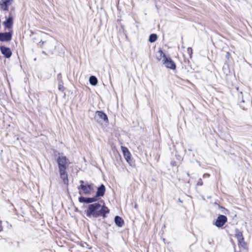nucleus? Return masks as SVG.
<instances>
[{"label": "nucleus", "instance_id": "obj_1", "mask_svg": "<svg viewBox=\"0 0 252 252\" xmlns=\"http://www.w3.org/2000/svg\"><path fill=\"white\" fill-rule=\"evenodd\" d=\"M109 213V209L105 206H101L99 203L90 204L86 211V215L88 217L98 218L99 216L105 217L106 214Z\"/></svg>", "mask_w": 252, "mask_h": 252}, {"label": "nucleus", "instance_id": "obj_2", "mask_svg": "<svg viewBox=\"0 0 252 252\" xmlns=\"http://www.w3.org/2000/svg\"><path fill=\"white\" fill-rule=\"evenodd\" d=\"M61 178L63 179L64 184L68 183V177L66 169L68 166L66 157L60 156L57 160Z\"/></svg>", "mask_w": 252, "mask_h": 252}, {"label": "nucleus", "instance_id": "obj_3", "mask_svg": "<svg viewBox=\"0 0 252 252\" xmlns=\"http://www.w3.org/2000/svg\"><path fill=\"white\" fill-rule=\"evenodd\" d=\"M78 189H79V193L80 194L83 193L86 195H89L91 194L94 190L93 184H87L86 185H80L78 187Z\"/></svg>", "mask_w": 252, "mask_h": 252}, {"label": "nucleus", "instance_id": "obj_4", "mask_svg": "<svg viewBox=\"0 0 252 252\" xmlns=\"http://www.w3.org/2000/svg\"><path fill=\"white\" fill-rule=\"evenodd\" d=\"M227 217L223 215H219L214 224L218 227H221L227 222Z\"/></svg>", "mask_w": 252, "mask_h": 252}, {"label": "nucleus", "instance_id": "obj_5", "mask_svg": "<svg viewBox=\"0 0 252 252\" xmlns=\"http://www.w3.org/2000/svg\"><path fill=\"white\" fill-rule=\"evenodd\" d=\"M162 63L163 64L168 68L171 69H175L176 68V64L175 63L170 57H166L165 59H163Z\"/></svg>", "mask_w": 252, "mask_h": 252}, {"label": "nucleus", "instance_id": "obj_6", "mask_svg": "<svg viewBox=\"0 0 252 252\" xmlns=\"http://www.w3.org/2000/svg\"><path fill=\"white\" fill-rule=\"evenodd\" d=\"M12 38V33L10 32H0V41H9Z\"/></svg>", "mask_w": 252, "mask_h": 252}, {"label": "nucleus", "instance_id": "obj_7", "mask_svg": "<svg viewBox=\"0 0 252 252\" xmlns=\"http://www.w3.org/2000/svg\"><path fill=\"white\" fill-rule=\"evenodd\" d=\"M97 200L96 197L94 196L93 197H85L81 196L79 198V201L80 202H84L86 203H91L94 202Z\"/></svg>", "mask_w": 252, "mask_h": 252}, {"label": "nucleus", "instance_id": "obj_8", "mask_svg": "<svg viewBox=\"0 0 252 252\" xmlns=\"http://www.w3.org/2000/svg\"><path fill=\"white\" fill-rule=\"evenodd\" d=\"M42 43L43 45V48L45 49L48 50L51 53H52V50L54 47V45L52 41H42Z\"/></svg>", "mask_w": 252, "mask_h": 252}, {"label": "nucleus", "instance_id": "obj_9", "mask_svg": "<svg viewBox=\"0 0 252 252\" xmlns=\"http://www.w3.org/2000/svg\"><path fill=\"white\" fill-rule=\"evenodd\" d=\"M121 150L127 162H129L131 160V154L126 147L122 146Z\"/></svg>", "mask_w": 252, "mask_h": 252}, {"label": "nucleus", "instance_id": "obj_10", "mask_svg": "<svg viewBox=\"0 0 252 252\" xmlns=\"http://www.w3.org/2000/svg\"><path fill=\"white\" fill-rule=\"evenodd\" d=\"M0 49L1 53L4 56L5 58H9L11 57L12 52L9 48L5 46H1Z\"/></svg>", "mask_w": 252, "mask_h": 252}, {"label": "nucleus", "instance_id": "obj_11", "mask_svg": "<svg viewBox=\"0 0 252 252\" xmlns=\"http://www.w3.org/2000/svg\"><path fill=\"white\" fill-rule=\"evenodd\" d=\"M12 0H1L0 1L1 8L3 10H8V6L11 4Z\"/></svg>", "mask_w": 252, "mask_h": 252}, {"label": "nucleus", "instance_id": "obj_12", "mask_svg": "<svg viewBox=\"0 0 252 252\" xmlns=\"http://www.w3.org/2000/svg\"><path fill=\"white\" fill-rule=\"evenodd\" d=\"M96 115L98 117L100 121H103L104 122L108 123V119L107 115L103 112L97 111L96 112Z\"/></svg>", "mask_w": 252, "mask_h": 252}, {"label": "nucleus", "instance_id": "obj_13", "mask_svg": "<svg viewBox=\"0 0 252 252\" xmlns=\"http://www.w3.org/2000/svg\"><path fill=\"white\" fill-rule=\"evenodd\" d=\"M105 192V187L104 185L101 184L100 187L97 188L95 197H97L103 196Z\"/></svg>", "mask_w": 252, "mask_h": 252}, {"label": "nucleus", "instance_id": "obj_14", "mask_svg": "<svg viewBox=\"0 0 252 252\" xmlns=\"http://www.w3.org/2000/svg\"><path fill=\"white\" fill-rule=\"evenodd\" d=\"M4 25L7 28H11L13 25V18L12 17H9L6 21L3 23Z\"/></svg>", "mask_w": 252, "mask_h": 252}, {"label": "nucleus", "instance_id": "obj_15", "mask_svg": "<svg viewBox=\"0 0 252 252\" xmlns=\"http://www.w3.org/2000/svg\"><path fill=\"white\" fill-rule=\"evenodd\" d=\"M237 239L239 246L245 249H247V244L245 242L244 237H237Z\"/></svg>", "mask_w": 252, "mask_h": 252}, {"label": "nucleus", "instance_id": "obj_16", "mask_svg": "<svg viewBox=\"0 0 252 252\" xmlns=\"http://www.w3.org/2000/svg\"><path fill=\"white\" fill-rule=\"evenodd\" d=\"M114 220L116 224L119 227L122 226L124 222V220L120 217L118 216L115 217Z\"/></svg>", "mask_w": 252, "mask_h": 252}, {"label": "nucleus", "instance_id": "obj_17", "mask_svg": "<svg viewBox=\"0 0 252 252\" xmlns=\"http://www.w3.org/2000/svg\"><path fill=\"white\" fill-rule=\"evenodd\" d=\"M167 57L165 56V55L163 53L162 51L161 50H159L157 55V59L158 60H161L163 59H165V58Z\"/></svg>", "mask_w": 252, "mask_h": 252}, {"label": "nucleus", "instance_id": "obj_18", "mask_svg": "<svg viewBox=\"0 0 252 252\" xmlns=\"http://www.w3.org/2000/svg\"><path fill=\"white\" fill-rule=\"evenodd\" d=\"M90 83L93 86H95L97 84V79L94 76H91L89 78Z\"/></svg>", "mask_w": 252, "mask_h": 252}, {"label": "nucleus", "instance_id": "obj_19", "mask_svg": "<svg viewBox=\"0 0 252 252\" xmlns=\"http://www.w3.org/2000/svg\"><path fill=\"white\" fill-rule=\"evenodd\" d=\"M157 39V35L156 34L152 33L151 34L149 38V41L151 43H153L155 42Z\"/></svg>", "mask_w": 252, "mask_h": 252}, {"label": "nucleus", "instance_id": "obj_20", "mask_svg": "<svg viewBox=\"0 0 252 252\" xmlns=\"http://www.w3.org/2000/svg\"><path fill=\"white\" fill-rule=\"evenodd\" d=\"M235 236H242V232L240 231L238 229H235Z\"/></svg>", "mask_w": 252, "mask_h": 252}, {"label": "nucleus", "instance_id": "obj_21", "mask_svg": "<svg viewBox=\"0 0 252 252\" xmlns=\"http://www.w3.org/2000/svg\"><path fill=\"white\" fill-rule=\"evenodd\" d=\"M59 90L63 91V86L62 84L59 85Z\"/></svg>", "mask_w": 252, "mask_h": 252}, {"label": "nucleus", "instance_id": "obj_22", "mask_svg": "<svg viewBox=\"0 0 252 252\" xmlns=\"http://www.w3.org/2000/svg\"><path fill=\"white\" fill-rule=\"evenodd\" d=\"M203 185V182L201 179H199V181H198L197 183V185L198 186H202Z\"/></svg>", "mask_w": 252, "mask_h": 252}, {"label": "nucleus", "instance_id": "obj_23", "mask_svg": "<svg viewBox=\"0 0 252 252\" xmlns=\"http://www.w3.org/2000/svg\"><path fill=\"white\" fill-rule=\"evenodd\" d=\"M79 183H80V185H86L87 184V183L86 184L83 180H80L79 181Z\"/></svg>", "mask_w": 252, "mask_h": 252}, {"label": "nucleus", "instance_id": "obj_24", "mask_svg": "<svg viewBox=\"0 0 252 252\" xmlns=\"http://www.w3.org/2000/svg\"><path fill=\"white\" fill-rule=\"evenodd\" d=\"M171 164L172 166H175L176 165V162L175 161H172L171 162Z\"/></svg>", "mask_w": 252, "mask_h": 252}, {"label": "nucleus", "instance_id": "obj_25", "mask_svg": "<svg viewBox=\"0 0 252 252\" xmlns=\"http://www.w3.org/2000/svg\"><path fill=\"white\" fill-rule=\"evenodd\" d=\"M210 175L209 174H204L203 176L204 177H209Z\"/></svg>", "mask_w": 252, "mask_h": 252}, {"label": "nucleus", "instance_id": "obj_26", "mask_svg": "<svg viewBox=\"0 0 252 252\" xmlns=\"http://www.w3.org/2000/svg\"><path fill=\"white\" fill-rule=\"evenodd\" d=\"M137 204H135V206H134V208H137Z\"/></svg>", "mask_w": 252, "mask_h": 252}, {"label": "nucleus", "instance_id": "obj_27", "mask_svg": "<svg viewBox=\"0 0 252 252\" xmlns=\"http://www.w3.org/2000/svg\"><path fill=\"white\" fill-rule=\"evenodd\" d=\"M251 146H252V144H251Z\"/></svg>", "mask_w": 252, "mask_h": 252}]
</instances>
